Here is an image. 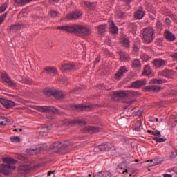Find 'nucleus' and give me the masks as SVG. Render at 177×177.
Listing matches in <instances>:
<instances>
[{
	"instance_id": "obj_29",
	"label": "nucleus",
	"mask_w": 177,
	"mask_h": 177,
	"mask_svg": "<svg viewBox=\"0 0 177 177\" xmlns=\"http://www.w3.org/2000/svg\"><path fill=\"white\" fill-rule=\"evenodd\" d=\"M120 57L121 60L125 61V60H128V59H129V55H128L125 53L121 51L120 53Z\"/></svg>"
},
{
	"instance_id": "obj_3",
	"label": "nucleus",
	"mask_w": 177,
	"mask_h": 177,
	"mask_svg": "<svg viewBox=\"0 0 177 177\" xmlns=\"http://www.w3.org/2000/svg\"><path fill=\"white\" fill-rule=\"evenodd\" d=\"M136 95H138V93L132 91H117L111 97L113 100H118V97L136 96Z\"/></svg>"
},
{
	"instance_id": "obj_27",
	"label": "nucleus",
	"mask_w": 177,
	"mask_h": 177,
	"mask_svg": "<svg viewBox=\"0 0 177 177\" xmlns=\"http://www.w3.org/2000/svg\"><path fill=\"white\" fill-rule=\"evenodd\" d=\"M145 13L142 10H138L135 13V17L138 20H140V19H143Z\"/></svg>"
},
{
	"instance_id": "obj_39",
	"label": "nucleus",
	"mask_w": 177,
	"mask_h": 177,
	"mask_svg": "<svg viewBox=\"0 0 177 177\" xmlns=\"http://www.w3.org/2000/svg\"><path fill=\"white\" fill-rule=\"evenodd\" d=\"M84 5L87 6V8H89V9H92V8L95 6V3H91L89 1H84Z\"/></svg>"
},
{
	"instance_id": "obj_33",
	"label": "nucleus",
	"mask_w": 177,
	"mask_h": 177,
	"mask_svg": "<svg viewBox=\"0 0 177 177\" xmlns=\"http://www.w3.org/2000/svg\"><path fill=\"white\" fill-rule=\"evenodd\" d=\"M151 84H164V82H165V80H162V79H153L152 80H151Z\"/></svg>"
},
{
	"instance_id": "obj_55",
	"label": "nucleus",
	"mask_w": 177,
	"mask_h": 177,
	"mask_svg": "<svg viewBox=\"0 0 177 177\" xmlns=\"http://www.w3.org/2000/svg\"><path fill=\"white\" fill-rule=\"evenodd\" d=\"M172 57H174V60H177V53H174V54L172 55Z\"/></svg>"
},
{
	"instance_id": "obj_58",
	"label": "nucleus",
	"mask_w": 177,
	"mask_h": 177,
	"mask_svg": "<svg viewBox=\"0 0 177 177\" xmlns=\"http://www.w3.org/2000/svg\"><path fill=\"white\" fill-rule=\"evenodd\" d=\"M55 171H49L48 173V176H50L52 175V174H54Z\"/></svg>"
},
{
	"instance_id": "obj_35",
	"label": "nucleus",
	"mask_w": 177,
	"mask_h": 177,
	"mask_svg": "<svg viewBox=\"0 0 177 177\" xmlns=\"http://www.w3.org/2000/svg\"><path fill=\"white\" fill-rule=\"evenodd\" d=\"M9 122L6 118H0V125H7Z\"/></svg>"
},
{
	"instance_id": "obj_54",
	"label": "nucleus",
	"mask_w": 177,
	"mask_h": 177,
	"mask_svg": "<svg viewBox=\"0 0 177 177\" xmlns=\"http://www.w3.org/2000/svg\"><path fill=\"white\" fill-rule=\"evenodd\" d=\"M163 177H172L171 174H163Z\"/></svg>"
},
{
	"instance_id": "obj_31",
	"label": "nucleus",
	"mask_w": 177,
	"mask_h": 177,
	"mask_svg": "<svg viewBox=\"0 0 177 177\" xmlns=\"http://www.w3.org/2000/svg\"><path fill=\"white\" fill-rule=\"evenodd\" d=\"M49 133V128H48V127H44L43 129H41V131H40L41 135H42V136H46V135H48V133Z\"/></svg>"
},
{
	"instance_id": "obj_42",
	"label": "nucleus",
	"mask_w": 177,
	"mask_h": 177,
	"mask_svg": "<svg viewBox=\"0 0 177 177\" xmlns=\"http://www.w3.org/2000/svg\"><path fill=\"white\" fill-rule=\"evenodd\" d=\"M140 125H141V123L140 121H138L136 123V127L134 128V130L135 131H137L138 132H139V131H140Z\"/></svg>"
},
{
	"instance_id": "obj_12",
	"label": "nucleus",
	"mask_w": 177,
	"mask_h": 177,
	"mask_svg": "<svg viewBox=\"0 0 177 177\" xmlns=\"http://www.w3.org/2000/svg\"><path fill=\"white\" fill-rule=\"evenodd\" d=\"M17 169L21 175H27L31 171V167L30 165H21Z\"/></svg>"
},
{
	"instance_id": "obj_36",
	"label": "nucleus",
	"mask_w": 177,
	"mask_h": 177,
	"mask_svg": "<svg viewBox=\"0 0 177 177\" xmlns=\"http://www.w3.org/2000/svg\"><path fill=\"white\" fill-rule=\"evenodd\" d=\"M91 107H92V106L91 105H82V104H79L77 106H76L77 109H80V110H84V109H91Z\"/></svg>"
},
{
	"instance_id": "obj_53",
	"label": "nucleus",
	"mask_w": 177,
	"mask_h": 177,
	"mask_svg": "<svg viewBox=\"0 0 177 177\" xmlns=\"http://www.w3.org/2000/svg\"><path fill=\"white\" fill-rule=\"evenodd\" d=\"M165 22L167 23V24H171V19L166 18L165 19Z\"/></svg>"
},
{
	"instance_id": "obj_15",
	"label": "nucleus",
	"mask_w": 177,
	"mask_h": 177,
	"mask_svg": "<svg viewBox=\"0 0 177 177\" xmlns=\"http://www.w3.org/2000/svg\"><path fill=\"white\" fill-rule=\"evenodd\" d=\"M146 85V81L145 80L141 81H136L132 83L131 88L134 89H139V88L142 86H145Z\"/></svg>"
},
{
	"instance_id": "obj_61",
	"label": "nucleus",
	"mask_w": 177,
	"mask_h": 177,
	"mask_svg": "<svg viewBox=\"0 0 177 177\" xmlns=\"http://www.w3.org/2000/svg\"><path fill=\"white\" fill-rule=\"evenodd\" d=\"M135 162H139V160H138V159H136V160H135Z\"/></svg>"
},
{
	"instance_id": "obj_45",
	"label": "nucleus",
	"mask_w": 177,
	"mask_h": 177,
	"mask_svg": "<svg viewBox=\"0 0 177 177\" xmlns=\"http://www.w3.org/2000/svg\"><path fill=\"white\" fill-rule=\"evenodd\" d=\"M102 177H111V173L109 171H104L102 172Z\"/></svg>"
},
{
	"instance_id": "obj_47",
	"label": "nucleus",
	"mask_w": 177,
	"mask_h": 177,
	"mask_svg": "<svg viewBox=\"0 0 177 177\" xmlns=\"http://www.w3.org/2000/svg\"><path fill=\"white\" fill-rule=\"evenodd\" d=\"M50 15L52 17H58L59 16V12H56V11H51L50 12Z\"/></svg>"
},
{
	"instance_id": "obj_19",
	"label": "nucleus",
	"mask_w": 177,
	"mask_h": 177,
	"mask_svg": "<svg viewBox=\"0 0 177 177\" xmlns=\"http://www.w3.org/2000/svg\"><path fill=\"white\" fill-rule=\"evenodd\" d=\"M153 66L160 68V67H164L165 66V61L164 59H157L153 61Z\"/></svg>"
},
{
	"instance_id": "obj_23",
	"label": "nucleus",
	"mask_w": 177,
	"mask_h": 177,
	"mask_svg": "<svg viewBox=\"0 0 177 177\" xmlns=\"http://www.w3.org/2000/svg\"><path fill=\"white\" fill-rule=\"evenodd\" d=\"M82 122L79 120H65L64 124L65 125H74V124H82Z\"/></svg>"
},
{
	"instance_id": "obj_9",
	"label": "nucleus",
	"mask_w": 177,
	"mask_h": 177,
	"mask_svg": "<svg viewBox=\"0 0 177 177\" xmlns=\"http://www.w3.org/2000/svg\"><path fill=\"white\" fill-rule=\"evenodd\" d=\"M113 148V145L110 142H106L94 148V151H110Z\"/></svg>"
},
{
	"instance_id": "obj_8",
	"label": "nucleus",
	"mask_w": 177,
	"mask_h": 177,
	"mask_svg": "<svg viewBox=\"0 0 177 177\" xmlns=\"http://www.w3.org/2000/svg\"><path fill=\"white\" fill-rule=\"evenodd\" d=\"M1 77L3 80V81H4V82H6V84H7V85H9V86H13L14 88L17 86V84H16V82H13L10 79L8 74L2 73L1 74Z\"/></svg>"
},
{
	"instance_id": "obj_28",
	"label": "nucleus",
	"mask_w": 177,
	"mask_h": 177,
	"mask_svg": "<svg viewBox=\"0 0 177 177\" xmlns=\"http://www.w3.org/2000/svg\"><path fill=\"white\" fill-rule=\"evenodd\" d=\"M142 74L143 75H150L151 74V68H150L149 65L145 66Z\"/></svg>"
},
{
	"instance_id": "obj_18",
	"label": "nucleus",
	"mask_w": 177,
	"mask_h": 177,
	"mask_svg": "<svg viewBox=\"0 0 177 177\" xmlns=\"http://www.w3.org/2000/svg\"><path fill=\"white\" fill-rule=\"evenodd\" d=\"M109 31L111 32V34H118V27L115 26V24H114V21H109Z\"/></svg>"
},
{
	"instance_id": "obj_4",
	"label": "nucleus",
	"mask_w": 177,
	"mask_h": 177,
	"mask_svg": "<svg viewBox=\"0 0 177 177\" xmlns=\"http://www.w3.org/2000/svg\"><path fill=\"white\" fill-rule=\"evenodd\" d=\"M46 147H48L46 144L35 145L30 149H27V153L28 154H30V156H32V154H38V153H41V151H45V150H46Z\"/></svg>"
},
{
	"instance_id": "obj_41",
	"label": "nucleus",
	"mask_w": 177,
	"mask_h": 177,
	"mask_svg": "<svg viewBox=\"0 0 177 177\" xmlns=\"http://www.w3.org/2000/svg\"><path fill=\"white\" fill-rule=\"evenodd\" d=\"M152 135L156 136L157 138H161V133L158 130L152 131Z\"/></svg>"
},
{
	"instance_id": "obj_14",
	"label": "nucleus",
	"mask_w": 177,
	"mask_h": 177,
	"mask_svg": "<svg viewBox=\"0 0 177 177\" xmlns=\"http://www.w3.org/2000/svg\"><path fill=\"white\" fill-rule=\"evenodd\" d=\"M162 89V88H161V86H156V85H153V86H146L144 90L145 91V92L149 91V92H160V91Z\"/></svg>"
},
{
	"instance_id": "obj_48",
	"label": "nucleus",
	"mask_w": 177,
	"mask_h": 177,
	"mask_svg": "<svg viewBox=\"0 0 177 177\" xmlns=\"http://www.w3.org/2000/svg\"><path fill=\"white\" fill-rule=\"evenodd\" d=\"M156 27L158 28H159V30H162V22L158 21L157 24H156Z\"/></svg>"
},
{
	"instance_id": "obj_52",
	"label": "nucleus",
	"mask_w": 177,
	"mask_h": 177,
	"mask_svg": "<svg viewBox=\"0 0 177 177\" xmlns=\"http://www.w3.org/2000/svg\"><path fill=\"white\" fill-rule=\"evenodd\" d=\"M94 177H103V174L102 172H99L94 176Z\"/></svg>"
},
{
	"instance_id": "obj_38",
	"label": "nucleus",
	"mask_w": 177,
	"mask_h": 177,
	"mask_svg": "<svg viewBox=\"0 0 177 177\" xmlns=\"http://www.w3.org/2000/svg\"><path fill=\"white\" fill-rule=\"evenodd\" d=\"M153 139V140H155V142H157L158 143H162L167 141V139L165 138H158L157 137H155Z\"/></svg>"
},
{
	"instance_id": "obj_46",
	"label": "nucleus",
	"mask_w": 177,
	"mask_h": 177,
	"mask_svg": "<svg viewBox=\"0 0 177 177\" xmlns=\"http://www.w3.org/2000/svg\"><path fill=\"white\" fill-rule=\"evenodd\" d=\"M141 59L142 60H144L145 62H147V60H149V55H147L146 54H142L141 55Z\"/></svg>"
},
{
	"instance_id": "obj_10",
	"label": "nucleus",
	"mask_w": 177,
	"mask_h": 177,
	"mask_svg": "<svg viewBox=\"0 0 177 177\" xmlns=\"http://www.w3.org/2000/svg\"><path fill=\"white\" fill-rule=\"evenodd\" d=\"M81 16H82V11L76 10L69 14H67L66 19L68 20H77V19H80Z\"/></svg>"
},
{
	"instance_id": "obj_59",
	"label": "nucleus",
	"mask_w": 177,
	"mask_h": 177,
	"mask_svg": "<svg viewBox=\"0 0 177 177\" xmlns=\"http://www.w3.org/2000/svg\"><path fill=\"white\" fill-rule=\"evenodd\" d=\"M148 133H153V131H151V130H148Z\"/></svg>"
},
{
	"instance_id": "obj_25",
	"label": "nucleus",
	"mask_w": 177,
	"mask_h": 177,
	"mask_svg": "<svg viewBox=\"0 0 177 177\" xmlns=\"http://www.w3.org/2000/svg\"><path fill=\"white\" fill-rule=\"evenodd\" d=\"M120 43L122 44L124 48H129V40L125 37H122L120 39Z\"/></svg>"
},
{
	"instance_id": "obj_57",
	"label": "nucleus",
	"mask_w": 177,
	"mask_h": 177,
	"mask_svg": "<svg viewBox=\"0 0 177 177\" xmlns=\"http://www.w3.org/2000/svg\"><path fill=\"white\" fill-rule=\"evenodd\" d=\"M133 102H135V100L128 101L127 103H128L129 104H132V103H133Z\"/></svg>"
},
{
	"instance_id": "obj_37",
	"label": "nucleus",
	"mask_w": 177,
	"mask_h": 177,
	"mask_svg": "<svg viewBox=\"0 0 177 177\" xmlns=\"http://www.w3.org/2000/svg\"><path fill=\"white\" fill-rule=\"evenodd\" d=\"M132 66L134 68H136L137 67H140V62L138 61V59H135L132 63Z\"/></svg>"
},
{
	"instance_id": "obj_21",
	"label": "nucleus",
	"mask_w": 177,
	"mask_h": 177,
	"mask_svg": "<svg viewBox=\"0 0 177 177\" xmlns=\"http://www.w3.org/2000/svg\"><path fill=\"white\" fill-rule=\"evenodd\" d=\"M165 37L167 41L170 42H174L175 41V35L172 34L170 31H166L165 32Z\"/></svg>"
},
{
	"instance_id": "obj_44",
	"label": "nucleus",
	"mask_w": 177,
	"mask_h": 177,
	"mask_svg": "<svg viewBox=\"0 0 177 177\" xmlns=\"http://www.w3.org/2000/svg\"><path fill=\"white\" fill-rule=\"evenodd\" d=\"M32 0H15L17 3H28V2H31Z\"/></svg>"
},
{
	"instance_id": "obj_5",
	"label": "nucleus",
	"mask_w": 177,
	"mask_h": 177,
	"mask_svg": "<svg viewBox=\"0 0 177 177\" xmlns=\"http://www.w3.org/2000/svg\"><path fill=\"white\" fill-rule=\"evenodd\" d=\"M44 93L46 96H54L55 99H62L64 96L63 95V93L59 90L46 89L44 90Z\"/></svg>"
},
{
	"instance_id": "obj_7",
	"label": "nucleus",
	"mask_w": 177,
	"mask_h": 177,
	"mask_svg": "<svg viewBox=\"0 0 177 177\" xmlns=\"http://www.w3.org/2000/svg\"><path fill=\"white\" fill-rule=\"evenodd\" d=\"M36 110L41 111V113H54L55 114H59V110L53 106H37Z\"/></svg>"
},
{
	"instance_id": "obj_30",
	"label": "nucleus",
	"mask_w": 177,
	"mask_h": 177,
	"mask_svg": "<svg viewBox=\"0 0 177 177\" xmlns=\"http://www.w3.org/2000/svg\"><path fill=\"white\" fill-rule=\"evenodd\" d=\"M106 27H107V25H106V24L100 25L97 27L99 32H100L101 34L103 33V32H105Z\"/></svg>"
},
{
	"instance_id": "obj_26",
	"label": "nucleus",
	"mask_w": 177,
	"mask_h": 177,
	"mask_svg": "<svg viewBox=\"0 0 177 177\" xmlns=\"http://www.w3.org/2000/svg\"><path fill=\"white\" fill-rule=\"evenodd\" d=\"M117 172L118 174H128V169H124L122 165H119L117 168Z\"/></svg>"
},
{
	"instance_id": "obj_16",
	"label": "nucleus",
	"mask_w": 177,
	"mask_h": 177,
	"mask_svg": "<svg viewBox=\"0 0 177 177\" xmlns=\"http://www.w3.org/2000/svg\"><path fill=\"white\" fill-rule=\"evenodd\" d=\"M99 131L100 130L97 127L88 126L84 129V132H85V133H96L99 132Z\"/></svg>"
},
{
	"instance_id": "obj_1",
	"label": "nucleus",
	"mask_w": 177,
	"mask_h": 177,
	"mask_svg": "<svg viewBox=\"0 0 177 177\" xmlns=\"http://www.w3.org/2000/svg\"><path fill=\"white\" fill-rule=\"evenodd\" d=\"M56 29L60 30V31H66V32H77L82 35H91L92 34V31L89 28L82 25L61 26L57 27Z\"/></svg>"
},
{
	"instance_id": "obj_32",
	"label": "nucleus",
	"mask_w": 177,
	"mask_h": 177,
	"mask_svg": "<svg viewBox=\"0 0 177 177\" xmlns=\"http://www.w3.org/2000/svg\"><path fill=\"white\" fill-rule=\"evenodd\" d=\"M10 142L12 143H19L21 139L19 136H12L10 138Z\"/></svg>"
},
{
	"instance_id": "obj_17",
	"label": "nucleus",
	"mask_w": 177,
	"mask_h": 177,
	"mask_svg": "<svg viewBox=\"0 0 177 177\" xmlns=\"http://www.w3.org/2000/svg\"><path fill=\"white\" fill-rule=\"evenodd\" d=\"M127 71H128V70H127V68L125 66L122 67L115 75V80H121V78L124 77V74H125Z\"/></svg>"
},
{
	"instance_id": "obj_20",
	"label": "nucleus",
	"mask_w": 177,
	"mask_h": 177,
	"mask_svg": "<svg viewBox=\"0 0 177 177\" xmlns=\"http://www.w3.org/2000/svg\"><path fill=\"white\" fill-rule=\"evenodd\" d=\"M64 71H73V70H75V65L73 64H65L62 67Z\"/></svg>"
},
{
	"instance_id": "obj_60",
	"label": "nucleus",
	"mask_w": 177,
	"mask_h": 177,
	"mask_svg": "<svg viewBox=\"0 0 177 177\" xmlns=\"http://www.w3.org/2000/svg\"><path fill=\"white\" fill-rule=\"evenodd\" d=\"M122 1H126L127 2H131L132 0H122Z\"/></svg>"
},
{
	"instance_id": "obj_43",
	"label": "nucleus",
	"mask_w": 177,
	"mask_h": 177,
	"mask_svg": "<svg viewBox=\"0 0 177 177\" xmlns=\"http://www.w3.org/2000/svg\"><path fill=\"white\" fill-rule=\"evenodd\" d=\"M140 44V41H138V44H134L133 46V52L138 53L139 52V45Z\"/></svg>"
},
{
	"instance_id": "obj_13",
	"label": "nucleus",
	"mask_w": 177,
	"mask_h": 177,
	"mask_svg": "<svg viewBox=\"0 0 177 177\" xmlns=\"http://www.w3.org/2000/svg\"><path fill=\"white\" fill-rule=\"evenodd\" d=\"M53 150L55 151H60L61 150H64L67 147V145L63 144L60 142H55L53 145Z\"/></svg>"
},
{
	"instance_id": "obj_62",
	"label": "nucleus",
	"mask_w": 177,
	"mask_h": 177,
	"mask_svg": "<svg viewBox=\"0 0 177 177\" xmlns=\"http://www.w3.org/2000/svg\"><path fill=\"white\" fill-rule=\"evenodd\" d=\"M96 62H99V58L96 59Z\"/></svg>"
},
{
	"instance_id": "obj_24",
	"label": "nucleus",
	"mask_w": 177,
	"mask_h": 177,
	"mask_svg": "<svg viewBox=\"0 0 177 177\" xmlns=\"http://www.w3.org/2000/svg\"><path fill=\"white\" fill-rule=\"evenodd\" d=\"M44 71L46 74H57V70H56V68L46 67L44 68Z\"/></svg>"
},
{
	"instance_id": "obj_2",
	"label": "nucleus",
	"mask_w": 177,
	"mask_h": 177,
	"mask_svg": "<svg viewBox=\"0 0 177 177\" xmlns=\"http://www.w3.org/2000/svg\"><path fill=\"white\" fill-rule=\"evenodd\" d=\"M142 38L146 44H151L154 40V29L151 27L145 28L142 32Z\"/></svg>"
},
{
	"instance_id": "obj_22",
	"label": "nucleus",
	"mask_w": 177,
	"mask_h": 177,
	"mask_svg": "<svg viewBox=\"0 0 177 177\" xmlns=\"http://www.w3.org/2000/svg\"><path fill=\"white\" fill-rule=\"evenodd\" d=\"M3 162H5L6 165H13V164H16L17 161L11 158H3Z\"/></svg>"
},
{
	"instance_id": "obj_11",
	"label": "nucleus",
	"mask_w": 177,
	"mask_h": 177,
	"mask_svg": "<svg viewBox=\"0 0 177 177\" xmlns=\"http://www.w3.org/2000/svg\"><path fill=\"white\" fill-rule=\"evenodd\" d=\"M0 103L3 106V107H5V109H12V107H15V106H16V103H15V102L4 98H0Z\"/></svg>"
},
{
	"instance_id": "obj_63",
	"label": "nucleus",
	"mask_w": 177,
	"mask_h": 177,
	"mask_svg": "<svg viewBox=\"0 0 177 177\" xmlns=\"http://www.w3.org/2000/svg\"><path fill=\"white\" fill-rule=\"evenodd\" d=\"M156 122H158V118H156Z\"/></svg>"
},
{
	"instance_id": "obj_50",
	"label": "nucleus",
	"mask_w": 177,
	"mask_h": 177,
	"mask_svg": "<svg viewBox=\"0 0 177 177\" xmlns=\"http://www.w3.org/2000/svg\"><path fill=\"white\" fill-rule=\"evenodd\" d=\"M116 16L119 17V19H121L122 16H124V13H122V12H117Z\"/></svg>"
},
{
	"instance_id": "obj_64",
	"label": "nucleus",
	"mask_w": 177,
	"mask_h": 177,
	"mask_svg": "<svg viewBox=\"0 0 177 177\" xmlns=\"http://www.w3.org/2000/svg\"><path fill=\"white\" fill-rule=\"evenodd\" d=\"M153 161H154V160H150V162H153Z\"/></svg>"
},
{
	"instance_id": "obj_40",
	"label": "nucleus",
	"mask_w": 177,
	"mask_h": 177,
	"mask_svg": "<svg viewBox=\"0 0 177 177\" xmlns=\"http://www.w3.org/2000/svg\"><path fill=\"white\" fill-rule=\"evenodd\" d=\"M10 30L12 31V32H16V30H19V24L11 26Z\"/></svg>"
},
{
	"instance_id": "obj_51",
	"label": "nucleus",
	"mask_w": 177,
	"mask_h": 177,
	"mask_svg": "<svg viewBox=\"0 0 177 177\" xmlns=\"http://www.w3.org/2000/svg\"><path fill=\"white\" fill-rule=\"evenodd\" d=\"M142 114H143V110L140 109V110L137 111L136 115L140 116V115H142Z\"/></svg>"
},
{
	"instance_id": "obj_34",
	"label": "nucleus",
	"mask_w": 177,
	"mask_h": 177,
	"mask_svg": "<svg viewBox=\"0 0 177 177\" xmlns=\"http://www.w3.org/2000/svg\"><path fill=\"white\" fill-rule=\"evenodd\" d=\"M8 9V3H3L1 6H0V13H3Z\"/></svg>"
},
{
	"instance_id": "obj_6",
	"label": "nucleus",
	"mask_w": 177,
	"mask_h": 177,
	"mask_svg": "<svg viewBox=\"0 0 177 177\" xmlns=\"http://www.w3.org/2000/svg\"><path fill=\"white\" fill-rule=\"evenodd\" d=\"M16 169V166L13 165H6L2 164L0 166V172L3 174V175H10L11 171H15Z\"/></svg>"
},
{
	"instance_id": "obj_56",
	"label": "nucleus",
	"mask_w": 177,
	"mask_h": 177,
	"mask_svg": "<svg viewBox=\"0 0 177 177\" xmlns=\"http://www.w3.org/2000/svg\"><path fill=\"white\" fill-rule=\"evenodd\" d=\"M60 0H50V2H53V3H57Z\"/></svg>"
},
{
	"instance_id": "obj_49",
	"label": "nucleus",
	"mask_w": 177,
	"mask_h": 177,
	"mask_svg": "<svg viewBox=\"0 0 177 177\" xmlns=\"http://www.w3.org/2000/svg\"><path fill=\"white\" fill-rule=\"evenodd\" d=\"M5 17H6V14H3L0 17V26L3 23V20H5Z\"/></svg>"
}]
</instances>
